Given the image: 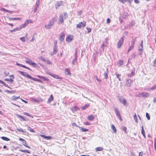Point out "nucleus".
<instances>
[{"instance_id":"obj_29","label":"nucleus","mask_w":156,"mask_h":156,"mask_svg":"<svg viewBox=\"0 0 156 156\" xmlns=\"http://www.w3.org/2000/svg\"><path fill=\"white\" fill-rule=\"evenodd\" d=\"M1 138L2 140L6 141H9L10 140V139L6 137L2 136Z\"/></svg>"},{"instance_id":"obj_46","label":"nucleus","mask_w":156,"mask_h":156,"mask_svg":"<svg viewBox=\"0 0 156 156\" xmlns=\"http://www.w3.org/2000/svg\"><path fill=\"white\" fill-rule=\"evenodd\" d=\"M4 80L5 81H11V82H13V80L11 79V78H10V79H4Z\"/></svg>"},{"instance_id":"obj_64","label":"nucleus","mask_w":156,"mask_h":156,"mask_svg":"<svg viewBox=\"0 0 156 156\" xmlns=\"http://www.w3.org/2000/svg\"><path fill=\"white\" fill-rule=\"evenodd\" d=\"M156 64V58L154 61V64L153 65V66L155 67V65Z\"/></svg>"},{"instance_id":"obj_28","label":"nucleus","mask_w":156,"mask_h":156,"mask_svg":"<svg viewBox=\"0 0 156 156\" xmlns=\"http://www.w3.org/2000/svg\"><path fill=\"white\" fill-rule=\"evenodd\" d=\"M53 97L52 94H51L50 96V97L49 98L48 100V103L51 101L53 100Z\"/></svg>"},{"instance_id":"obj_59","label":"nucleus","mask_w":156,"mask_h":156,"mask_svg":"<svg viewBox=\"0 0 156 156\" xmlns=\"http://www.w3.org/2000/svg\"><path fill=\"white\" fill-rule=\"evenodd\" d=\"M115 74H116V76L117 77L118 79L120 78V76H121V74H118V73H115Z\"/></svg>"},{"instance_id":"obj_16","label":"nucleus","mask_w":156,"mask_h":156,"mask_svg":"<svg viewBox=\"0 0 156 156\" xmlns=\"http://www.w3.org/2000/svg\"><path fill=\"white\" fill-rule=\"evenodd\" d=\"M128 16V14L127 13L125 12L123 13L122 15H121V17L123 19H125L126 17Z\"/></svg>"},{"instance_id":"obj_61","label":"nucleus","mask_w":156,"mask_h":156,"mask_svg":"<svg viewBox=\"0 0 156 156\" xmlns=\"http://www.w3.org/2000/svg\"><path fill=\"white\" fill-rule=\"evenodd\" d=\"M154 149L155 150H156V139H155L154 140Z\"/></svg>"},{"instance_id":"obj_17","label":"nucleus","mask_w":156,"mask_h":156,"mask_svg":"<svg viewBox=\"0 0 156 156\" xmlns=\"http://www.w3.org/2000/svg\"><path fill=\"white\" fill-rule=\"evenodd\" d=\"M94 119L95 117L93 115H89L87 117V119L90 121L93 120Z\"/></svg>"},{"instance_id":"obj_60","label":"nucleus","mask_w":156,"mask_h":156,"mask_svg":"<svg viewBox=\"0 0 156 156\" xmlns=\"http://www.w3.org/2000/svg\"><path fill=\"white\" fill-rule=\"evenodd\" d=\"M6 91L8 92L9 93H14V92L13 91H10L8 90H6Z\"/></svg>"},{"instance_id":"obj_12","label":"nucleus","mask_w":156,"mask_h":156,"mask_svg":"<svg viewBox=\"0 0 156 156\" xmlns=\"http://www.w3.org/2000/svg\"><path fill=\"white\" fill-rule=\"evenodd\" d=\"M40 5V0H37L35 4V7L34 9V12H36L39 7Z\"/></svg>"},{"instance_id":"obj_41","label":"nucleus","mask_w":156,"mask_h":156,"mask_svg":"<svg viewBox=\"0 0 156 156\" xmlns=\"http://www.w3.org/2000/svg\"><path fill=\"white\" fill-rule=\"evenodd\" d=\"M17 130L19 132H22L23 133H25L26 132L25 131H24L23 129L21 128H17Z\"/></svg>"},{"instance_id":"obj_63","label":"nucleus","mask_w":156,"mask_h":156,"mask_svg":"<svg viewBox=\"0 0 156 156\" xmlns=\"http://www.w3.org/2000/svg\"><path fill=\"white\" fill-rule=\"evenodd\" d=\"M122 18L121 17V16H120V17L119 18V20L121 23L122 22H123V21L122 20Z\"/></svg>"},{"instance_id":"obj_52","label":"nucleus","mask_w":156,"mask_h":156,"mask_svg":"<svg viewBox=\"0 0 156 156\" xmlns=\"http://www.w3.org/2000/svg\"><path fill=\"white\" fill-rule=\"evenodd\" d=\"M30 79L35 81H37L38 80V79H36V78L32 77L31 76V77H30Z\"/></svg>"},{"instance_id":"obj_33","label":"nucleus","mask_w":156,"mask_h":156,"mask_svg":"<svg viewBox=\"0 0 156 156\" xmlns=\"http://www.w3.org/2000/svg\"><path fill=\"white\" fill-rule=\"evenodd\" d=\"M27 130H29V131H31L32 132H33V133H35V131L34 130V129H33L31 128L29 126H27Z\"/></svg>"},{"instance_id":"obj_7","label":"nucleus","mask_w":156,"mask_h":156,"mask_svg":"<svg viewBox=\"0 0 156 156\" xmlns=\"http://www.w3.org/2000/svg\"><path fill=\"white\" fill-rule=\"evenodd\" d=\"M149 95V94L148 93L142 92L140 93L139 94V97H148Z\"/></svg>"},{"instance_id":"obj_43","label":"nucleus","mask_w":156,"mask_h":156,"mask_svg":"<svg viewBox=\"0 0 156 156\" xmlns=\"http://www.w3.org/2000/svg\"><path fill=\"white\" fill-rule=\"evenodd\" d=\"M20 67H22L23 68H26V69H27L29 70H31L28 67H27L26 66H25L24 65H22V64H20Z\"/></svg>"},{"instance_id":"obj_9","label":"nucleus","mask_w":156,"mask_h":156,"mask_svg":"<svg viewBox=\"0 0 156 156\" xmlns=\"http://www.w3.org/2000/svg\"><path fill=\"white\" fill-rule=\"evenodd\" d=\"M57 46L56 44H55V46L53 48V51L52 52L51 54V55H54L57 52Z\"/></svg>"},{"instance_id":"obj_36","label":"nucleus","mask_w":156,"mask_h":156,"mask_svg":"<svg viewBox=\"0 0 156 156\" xmlns=\"http://www.w3.org/2000/svg\"><path fill=\"white\" fill-rule=\"evenodd\" d=\"M123 61L120 60L119 61V62L118 63V66H120L122 65L123 64Z\"/></svg>"},{"instance_id":"obj_26","label":"nucleus","mask_w":156,"mask_h":156,"mask_svg":"<svg viewBox=\"0 0 156 156\" xmlns=\"http://www.w3.org/2000/svg\"><path fill=\"white\" fill-rule=\"evenodd\" d=\"M79 128L80 129L82 132H85L88 131V129H85L83 127H80V126H79Z\"/></svg>"},{"instance_id":"obj_3","label":"nucleus","mask_w":156,"mask_h":156,"mask_svg":"<svg viewBox=\"0 0 156 156\" xmlns=\"http://www.w3.org/2000/svg\"><path fill=\"white\" fill-rule=\"evenodd\" d=\"M133 83V81L130 79H128L126 80V82L125 86L128 87H130Z\"/></svg>"},{"instance_id":"obj_54","label":"nucleus","mask_w":156,"mask_h":156,"mask_svg":"<svg viewBox=\"0 0 156 156\" xmlns=\"http://www.w3.org/2000/svg\"><path fill=\"white\" fill-rule=\"evenodd\" d=\"M25 37H20V39L23 42H25Z\"/></svg>"},{"instance_id":"obj_2","label":"nucleus","mask_w":156,"mask_h":156,"mask_svg":"<svg viewBox=\"0 0 156 156\" xmlns=\"http://www.w3.org/2000/svg\"><path fill=\"white\" fill-rule=\"evenodd\" d=\"M125 36H123L121 37V38L119 40L117 44V48L119 49L120 48L123 44L124 41V38Z\"/></svg>"},{"instance_id":"obj_18","label":"nucleus","mask_w":156,"mask_h":156,"mask_svg":"<svg viewBox=\"0 0 156 156\" xmlns=\"http://www.w3.org/2000/svg\"><path fill=\"white\" fill-rule=\"evenodd\" d=\"M108 69L107 68L106 71H105L104 73L105 78L106 79H107L108 78Z\"/></svg>"},{"instance_id":"obj_47","label":"nucleus","mask_w":156,"mask_h":156,"mask_svg":"<svg viewBox=\"0 0 156 156\" xmlns=\"http://www.w3.org/2000/svg\"><path fill=\"white\" fill-rule=\"evenodd\" d=\"M9 19L10 20H21V19L20 18H9Z\"/></svg>"},{"instance_id":"obj_23","label":"nucleus","mask_w":156,"mask_h":156,"mask_svg":"<svg viewBox=\"0 0 156 156\" xmlns=\"http://www.w3.org/2000/svg\"><path fill=\"white\" fill-rule=\"evenodd\" d=\"M16 116L18 118L21 119V120H22L23 121L26 120V119L23 118V117L21 115H20L19 114H16Z\"/></svg>"},{"instance_id":"obj_11","label":"nucleus","mask_w":156,"mask_h":156,"mask_svg":"<svg viewBox=\"0 0 156 156\" xmlns=\"http://www.w3.org/2000/svg\"><path fill=\"white\" fill-rule=\"evenodd\" d=\"M119 100L124 105L127 106L128 105L126 102V100L123 98H119Z\"/></svg>"},{"instance_id":"obj_62","label":"nucleus","mask_w":156,"mask_h":156,"mask_svg":"<svg viewBox=\"0 0 156 156\" xmlns=\"http://www.w3.org/2000/svg\"><path fill=\"white\" fill-rule=\"evenodd\" d=\"M95 78L98 81L101 82V80L98 78L97 76H95Z\"/></svg>"},{"instance_id":"obj_22","label":"nucleus","mask_w":156,"mask_h":156,"mask_svg":"<svg viewBox=\"0 0 156 156\" xmlns=\"http://www.w3.org/2000/svg\"><path fill=\"white\" fill-rule=\"evenodd\" d=\"M112 129L113 130L114 133H115L116 132L117 130L115 126L113 125H112L111 126Z\"/></svg>"},{"instance_id":"obj_21","label":"nucleus","mask_w":156,"mask_h":156,"mask_svg":"<svg viewBox=\"0 0 156 156\" xmlns=\"http://www.w3.org/2000/svg\"><path fill=\"white\" fill-rule=\"evenodd\" d=\"M89 104L88 103H87L85 105H84L83 106L81 107V109L82 110H84L85 109L89 107Z\"/></svg>"},{"instance_id":"obj_32","label":"nucleus","mask_w":156,"mask_h":156,"mask_svg":"<svg viewBox=\"0 0 156 156\" xmlns=\"http://www.w3.org/2000/svg\"><path fill=\"white\" fill-rule=\"evenodd\" d=\"M19 151H21V152H24V153H30V152L28 150H21V149H20V150H19Z\"/></svg>"},{"instance_id":"obj_4","label":"nucleus","mask_w":156,"mask_h":156,"mask_svg":"<svg viewBox=\"0 0 156 156\" xmlns=\"http://www.w3.org/2000/svg\"><path fill=\"white\" fill-rule=\"evenodd\" d=\"M29 20H27L25 21V22L24 23L20 25L19 28L20 30L22 28L24 27L25 26H27V24L29 23Z\"/></svg>"},{"instance_id":"obj_57","label":"nucleus","mask_w":156,"mask_h":156,"mask_svg":"<svg viewBox=\"0 0 156 156\" xmlns=\"http://www.w3.org/2000/svg\"><path fill=\"white\" fill-rule=\"evenodd\" d=\"M76 60H77V58H76L75 57V58H74V59H73V61H72V64L73 65H74V63L76 61Z\"/></svg>"},{"instance_id":"obj_34","label":"nucleus","mask_w":156,"mask_h":156,"mask_svg":"<svg viewBox=\"0 0 156 156\" xmlns=\"http://www.w3.org/2000/svg\"><path fill=\"white\" fill-rule=\"evenodd\" d=\"M19 140L21 142H22V143L23 144H26L27 142L24 139L20 138Z\"/></svg>"},{"instance_id":"obj_24","label":"nucleus","mask_w":156,"mask_h":156,"mask_svg":"<svg viewBox=\"0 0 156 156\" xmlns=\"http://www.w3.org/2000/svg\"><path fill=\"white\" fill-rule=\"evenodd\" d=\"M141 133L144 138L146 137L145 131L143 126H142Z\"/></svg>"},{"instance_id":"obj_51","label":"nucleus","mask_w":156,"mask_h":156,"mask_svg":"<svg viewBox=\"0 0 156 156\" xmlns=\"http://www.w3.org/2000/svg\"><path fill=\"white\" fill-rule=\"evenodd\" d=\"M134 46L131 45L130 46L128 51V52H129L130 51L132 50Z\"/></svg>"},{"instance_id":"obj_8","label":"nucleus","mask_w":156,"mask_h":156,"mask_svg":"<svg viewBox=\"0 0 156 156\" xmlns=\"http://www.w3.org/2000/svg\"><path fill=\"white\" fill-rule=\"evenodd\" d=\"M86 22L83 21L80 23L79 24H77L76 25V27L79 28H80L81 27H83L86 26Z\"/></svg>"},{"instance_id":"obj_38","label":"nucleus","mask_w":156,"mask_h":156,"mask_svg":"<svg viewBox=\"0 0 156 156\" xmlns=\"http://www.w3.org/2000/svg\"><path fill=\"white\" fill-rule=\"evenodd\" d=\"M135 74V72L134 71L132 72L131 73L128 74L127 76L128 77H131L133 76H134Z\"/></svg>"},{"instance_id":"obj_45","label":"nucleus","mask_w":156,"mask_h":156,"mask_svg":"<svg viewBox=\"0 0 156 156\" xmlns=\"http://www.w3.org/2000/svg\"><path fill=\"white\" fill-rule=\"evenodd\" d=\"M24 114L27 116L31 117L32 118H33V116L32 115H30L28 113L25 112L23 113Z\"/></svg>"},{"instance_id":"obj_48","label":"nucleus","mask_w":156,"mask_h":156,"mask_svg":"<svg viewBox=\"0 0 156 156\" xmlns=\"http://www.w3.org/2000/svg\"><path fill=\"white\" fill-rule=\"evenodd\" d=\"M2 84L5 86L7 87L8 88H11L8 86V85L6 84L5 82L3 81Z\"/></svg>"},{"instance_id":"obj_58","label":"nucleus","mask_w":156,"mask_h":156,"mask_svg":"<svg viewBox=\"0 0 156 156\" xmlns=\"http://www.w3.org/2000/svg\"><path fill=\"white\" fill-rule=\"evenodd\" d=\"M119 1L120 2L122 3H124L126 2V0H119Z\"/></svg>"},{"instance_id":"obj_1","label":"nucleus","mask_w":156,"mask_h":156,"mask_svg":"<svg viewBox=\"0 0 156 156\" xmlns=\"http://www.w3.org/2000/svg\"><path fill=\"white\" fill-rule=\"evenodd\" d=\"M27 60L26 61L27 63L29 65H32L33 66L37 67V65L34 62H32V60L28 58H26Z\"/></svg>"},{"instance_id":"obj_44","label":"nucleus","mask_w":156,"mask_h":156,"mask_svg":"<svg viewBox=\"0 0 156 156\" xmlns=\"http://www.w3.org/2000/svg\"><path fill=\"white\" fill-rule=\"evenodd\" d=\"M63 18L64 19H66L68 17V15L66 13L64 12L63 13Z\"/></svg>"},{"instance_id":"obj_15","label":"nucleus","mask_w":156,"mask_h":156,"mask_svg":"<svg viewBox=\"0 0 156 156\" xmlns=\"http://www.w3.org/2000/svg\"><path fill=\"white\" fill-rule=\"evenodd\" d=\"M138 50L140 51V55H142L143 51V46L140 45L138 47Z\"/></svg>"},{"instance_id":"obj_13","label":"nucleus","mask_w":156,"mask_h":156,"mask_svg":"<svg viewBox=\"0 0 156 156\" xmlns=\"http://www.w3.org/2000/svg\"><path fill=\"white\" fill-rule=\"evenodd\" d=\"M63 15L62 14H60L59 17V19L58 20V23H62L64 22L63 20Z\"/></svg>"},{"instance_id":"obj_56","label":"nucleus","mask_w":156,"mask_h":156,"mask_svg":"<svg viewBox=\"0 0 156 156\" xmlns=\"http://www.w3.org/2000/svg\"><path fill=\"white\" fill-rule=\"evenodd\" d=\"M51 137L50 136H46L45 137H44L45 139H46L47 140H49L51 139Z\"/></svg>"},{"instance_id":"obj_10","label":"nucleus","mask_w":156,"mask_h":156,"mask_svg":"<svg viewBox=\"0 0 156 156\" xmlns=\"http://www.w3.org/2000/svg\"><path fill=\"white\" fill-rule=\"evenodd\" d=\"M53 25V23L52 22H50L48 24H46L44 25L45 27L47 29H51L52 26Z\"/></svg>"},{"instance_id":"obj_42","label":"nucleus","mask_w":156,"mask_h":156,"mask_svg":"<svg viewBox=\"0 0 156 156\" xmlns=\"http://www.w3.org/2000/svg\"><path fill=\"white\" fill-rule=\"evenodd\" d=\"M69 72H70V70L68 69H65V73L66 74L69 75L70 73Z\"/></svg>"},{"instance_id":"obj_39","label":"nucleus","mask_w":156,"mask_h":156,"mask_svg":"<svg viewBox=\"0 0 156 156\" xmlns=\"http://www.w3.org/2000/svg\"><path fill=\"white\" fill-rule=\"evenodd\" d=\"M45 62L47 63L48 64L50 65L51 64V62H50V60H49L47 58Z\"/></svg>"},{"instance_id":"obj_53","label":"nucleus","mask_w":156,"mask_h":156,"mask_svg":"<svg viewBox=\"0 0 156 156\" xmlns=\"http://www.w3.org/2000/svg\"><path fill=\"white\" fill-rule=\"evenodd\" d=\"M146 117H147L148 120H149L150 119V116H149V114L147 113H146Z\"/></svg>"},{"instance_id":"obj_6","label":"nucleus","mask_w":156,"mask_h":156,"mask_svg":"<svg viewBox=\"0 0 156 156\" xmlns=\"http://www.w3.org/2000/svg\"><path fill=\"white\" fill-rule=\"evenodd\" d=\"M73 38V36L72 35H69L66 37V41L68 43L70 42Z\"/></svg>"},{"instance_id":"obj_30","label":"nucleus","mask_w":156,"mask_h":156,"mask_svg":"<svg viewBox=\"0 0 156 156\" xmlns=\"http://www.w3.org/2000/svg\"><path fill=\"white\" fill-rule=\"evenodd\" d=\"M17 30H20L19 28L16 27V28L13 29V30H10V31L11 32H14L16 31Z\"/></svg>"},{"instance_id":"obj_20","label":"nucleus","mask_w":156,"mask_h":156,"mask_svg":"<svg viewBox=\"0 0 156 156\" xmlns=\"http://www.w3.org/2000/svg\"><path fill=\"white\" fill-rule=\"evenodd\" d=\"M23 76L29 78L31 77V76L29 75L27 73L25 72H24Z\"/></svg>"},{"instance_id":"obj_19","label":"nucleus","mask_w":156,"mask_h":156,"mask_svg":"<svg viewBox=\"0 0 156 156\" xmlns=\"http://www.w3.org/2000/svg\"><path fill=\"white\" fill-rule=\"evenodd\" d=\"M62 1H60L59 2H58L55 5V8L56 9L58 8L62 4Z\"/></svg>"},{"instance_id":"obj_27","label":"nucleus","mask_w":156,"mask_h":156,"mask_svg":"<svg viewBox=\"0 0 156 156\" xmlns=\"http://www.w3.org/2000/svg\"><path fill=\"white\" fill-rule=\"evenodd\" d=\"M19 98H20V96H19V97H16V96H15L14 95V96H12L11 97V99H12V100H14V101H16V100L17 99H19Z\"/></svg>"},{"instance_id":"obj_40","label":"nucleus","mask_w":156,"mask_h":156,"mask_svg":"<svg viewBox=\"0 0 156 156\" xmlns=\"http://www.w3.org/2000/svg\"><path fill=\"white\" fill-rule=\"evenodd\" d=\"M156 89V84L154 85L152 87L150 88L149 90H154Z\"/></svg>"},{"instance_id":"obj_25","label":"nucleus","mask_w":156,"mask_h":156,"mask_svg":"<svg viewBox=\"0 0 156 156\" xmlns=\"http://www.w3.org/2000/svg\"><path fill=\"white\" fill-rule=\"evenodd\" d=\"M103 150V148L101 147H98L95 148L96 151H101Z\"/></svg>"},{"instance_id":"obj_14","label":"nucleus","mask_w":156,"mask_h":156,"mask_svg":"<svg viewBox=\"0 0 156 156\" xmlns=\"http://www.w3.org/2000/svg\"><path fill=\"white\" fill-rule=\"evenodd\" d=\"M65 37V34L64 33L62 32L60 35L59 39L61 42H62L64 40Z\"/></svg>"},{"instance_id":"obj_37","label":"nucleus","mask_w":156,"mask_h":156,"mask_svg":"<svg viewBox=\"0 0 156 156\" xmlns=\"http://www.w3.org/2000/svg\"><path fill=\"white\" fill-rule=\"evenodd\" d=\"M39 59L45 62L47 58H45L44 57L41 56V57H39Z\"/></svg>"},{"instance_id":"obj_50","label":"nucleus","mask_w":156,"mask_h":156,"mask_svg":"<svg viewBox=\"0 0 156 156\" xmlns=\"http://www.w3.org/2000/svg\"><path fill=\"white\" fill-rule=\"evenodd\" d=\"M135 23L134 20H132L131 23H130V26L133 27Z\"/></svg>"},{"instance_id":"obj_5","label":"nucleus","mask_w":156,"mask_h":156,"mask_svg":"<svg viewBox=\"0 0 156 156\" xmlns=\"http://www.w3.org/2000/svg\"><path fill=\"white\" fill-rule=\"evenodd\" d=\"M115 109L116 115L119 118V119L121 121H122V119L119 110L116 108H115Z\"/></svg>"},{"instance_id":"obj_35","label":"nucleus","mask_w":156,"mask_h":156,"mask_svg":"<svg viewBox=\"0 0 156 156\" xmlns=\"http://www.w3.org/2000/svg\"><path fill=\"white\" fill-rule=\"evenodd\" d=\"M52 77L57 79H62V78L58 76L56 74H53V75Z\"/></svg>"},{"instance_id":"obj_31","label":"nucleus","mask_w":156,"mask_h":156,"mask_svg":"<svg viewBox=\"0 0 156 156\" xmlns=\"http://www.w3.org/2000/svg\"><path fill=\"white\" fill-rule=\"evenodd\" d=\"M32 100L35 102H39L40 101H42V100L41 98L39 100L34 98L32 99Z\"/></svg>"},{"instance_id":"obj_55","label":"nucleus","mask_w":156,"mask_h":156,"mask_svg":"<svg viewBox=\"0 0 156 156\" xmlns=\"http://www.w3.org/2000/svg\"><path fill=\"white\" fill-rule=\"evenodd\" d=\"M136 57V55L133 53L131 55V58L132 59H134L135 57Z\"/></svg>"},{"instance_id":"obj_49","label":"nucleus","mask_w":156,"mask_h":156,"mask_svg":"<svg viewBox=\"0 0 156 156\" xmlns=\"http://www.w3.org/2000/svg\"><path fill=\"white\" fill-rule=\"evenodd\" d=\"M134 119L135 120V122L136 123H137L138 122L137 119V116L136 115V114L135 113H134Z\"/></svg>"}]
</instances>
